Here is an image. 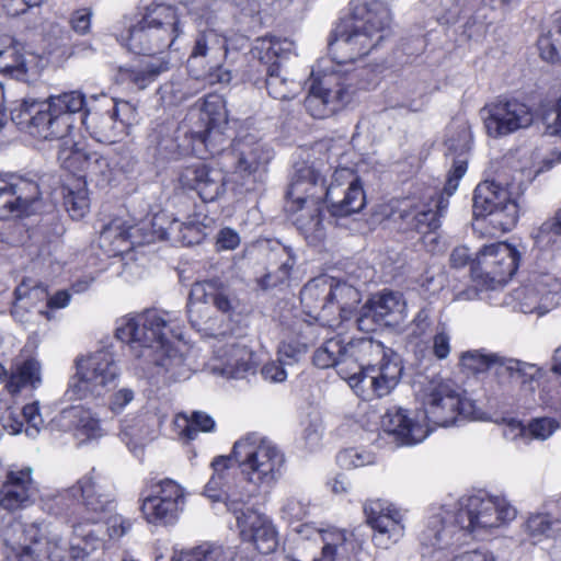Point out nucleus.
<instances>
[{"instance_id":"79ce46f5","label":"nucleus","mask_w":561,"mask_h":561,"mask_svg":"<svg viewBox=\"0 0 561 561\" xmlns=\"http://www.w3.org/2000/svg\"><path fill=\"white\" fill-rule=\"evenodd\" d=\"M42 383V365L34 357L16 360L10 370L5 387L12 394L21 391L22 388L36 389Z\"/></svg>"},{"instance_id":"f257e3e1","label":"nucleus","mask_w":561,"mask_h":561,"mask_svg":"<svg viewBox=\"0 0 561 561\" xmlns=\"http://www.w3.org/2000/svg\"><path fill=\"white\" fill-rule=\"evenodd\" d=\"M391 13L381 1L351 2L350 15L340 21L329 39V50L335 67L316 80L304 105L314 118L323 119L347 105L363 81L366 69L351 68L368 55L390 34Z\"/></svg>"},{"instance_id":"58836bf2","label":"nucleus","mask_w":561,"mask_h":561,"mask_svg":"<svg viewBox=\"0 0 561 561\" xmlns=\"http://www.w3.org/2000/svg\"><path fill=\"white\" fill-rule=\"evenodd\" d=\"M144 229L145 226H125L123 220L114 219L102 229L101 239L115 245L117 252H124L135 245L154 241L153 229L144 239L138 238L139 232Z\"/></svg>"},{"instance_id":"09e8293b","label":"nucleus","mask_w":561,"mask_h":561,"mask_svg":"<svg viewBox=\"0 0 561 561\" xmlns=\"http://www.w3.org/2000/svg\"><path fill=\"white\" fill-rule=\"evenodd\" d=\"M156 561H225L224 548L205 542L191 549L174 551L170 559L158 556Z\"/></svg>"},{"instance_id":"c9c22d12","label":"nucleus","mask_w":561,"mask_h":561,"mask_svg":"<svg viewBox=\"0 0 561 561\" xmlns=\"http://www.w3.org/2000/svg\"><path fill=\"white\" fill-rule=\"evenodd\" d=\"M118 104L104 113H88L82 115V125L92 138L102 144H113L122 135L124 125L117 122Z\"/></svg>"},{"instance_id":"c756f323","label":"nucleus","mask_w":561,"mask_h":561,"mask_svg":"<svg viewBox=\"0 0 561 561\" xmlns=\"http://www.w3.org/2000/svg\"><path fill=\"white\" fill-rule=\"evenodd\" d=\"M552 277L534 274L526 284L516 290L519 309L524 313L546 314L552 307V291L549 288Z\"/></svg>"},{"instance_id":"774afa93","label":"nucleus","mask_w":561,"mask_h":561,"mask_svg":"<svg viewBox=\"0 0 561 561\" xmlns=\"http://www.w3.org/2000/svg\"><path fill=\"white\" fill-rule=\"evenodd\" d=\"M107 525L108 536L111 538H121L130 529V522L124 519L121 515H108L102 519Z\"/></svg>"},{"instance_id":"37998d69","label":"nucleus","mask_w":561,"mask_h":561,"mask_svg":"<svg viewBox=\"0 0 561 561\" xmlns=\"http://www.w3.org/2000/svg\"><path fill=\"white\" fill-rule=\"evenodd\" d=\"M331 280V301L335 308L331 310V316L336 317L339 325L351 318L360 302V293L354 286L345 282Z\"/></svg>"},{"instance_id":"052dcab7","label":"nucleus","mask_w":561,"mask_h":561,"mask_svg":"<svg viewBox=\"0 0 561 561\" xmlns=\"http://www.w3.org/2000/svg\"><path fill=\"white\" fill-rule=\"evenodd\" d=\"M14 295L16 302L26 299L31 305L48 298L46 286L33 278H24L15 288Z\"/></svg>"},{"instance_id":"6e6552de","label":"nucleus","mask_w":561,"mask_h":561,"mask_svg":"<svg viewBox=\"0 0 561 561\" xmlns=\"http://www.w3.org/2000/svg\"><path fill=\"white\" fill-rule=\"evenodd\" d=\"M231 457L250 483L266 486L276 481L285 460L273 442L256 433H250L237 440Z\"/></svg>"},{"instance_id":"473e14b6","label":"nucleus","mask_w":561,"mask_h":561,"mask_svg":"<svg viewBox=\"0 0 561 561\" xmlns=\"http://www.w3.org/2000/svg\"><path fill=\"white\" fill-rule=\"evenodd\" d=\"M541 377L542 369L540 367L516 358L503 356L496 368V382L503 389H507L514 381H518L524 390L533 393Z\"/></svg>"},{"instance_id":"c03bdc74","label":"nucleus","mask_w":561,"mask_h":561,"mask_svg":"<svg viewBox=\"0 0 561 561\" xmlns=\"http://www.w3.org/2000/svg\"><path fill=\"white\" fill-rule=\"evenodd\" d=\"M265 85L268 94L276 100H291L300 91V83L280 73V65L273 61L266 66Z\"/></svg>"},{"instance_id":"c85d7f7f","label":"nucleus","mask_w":561,"mask_h":561,"mask_svg":"<svg viewBox=\"0 0 561 561\" xmlns=\"http://www.w3.org/2000/svg\"><path fill=\"white\" fill-rule=\"evenodd\" d=\"M471 131L466 123L459 124L446 140L449 154L454 156L453 168L448 173L444 191L451 196L458 188L459 181L467 171L466 154L471 149Z\"/></svg>"},{"instance_id":"338daca9","label":"nucleus","mask_w":561,"mask_h":561,"mask_svg":"<svg viewBox=\"0 0 561 561\" xmlns=\"http://www.w3.org/2000/svg\"><path fill=\"white\" fill-rule=\"evenodd\" d=\"M92 10L89 8H81L76 10L70 18L72 30L81 35L87 34L91 27Z\"/></svg>"},{"instance_id":"a18cd8bd","label":"nucleus","mask_w":561,"mask_h":561,"mask_svg":"<svg viewBox=\"0 0 561 561\" xmlns=\"http://www.w3.org/2000/svg\"><path fill=\"white\" fill-rule=\"evenodd\" d=\"M313 364L321 368L339 367V373H345L344 365L346 364L345 344L340 337H332L327 340L321 347H319L312 357Z\"/></svg>"},{"instance_id":"20e7f679","label":"nucleus","mask_w":561,"mask_h":561,"mask_svg":"<svg viewBox=\"0 0 561 561\" xmlns=\"http://www.w3.org/2000/svg\"><path fill=\"white\" fill-rule=\"evenodd\" d=\"M175 336L169 322L156 310L128 319L116 329V337L128 345L135 357H145L170 373L172 378L185 377V358L172 346Z\"/></svg>"},{"instance_id":"5fc2aeb1","label":"nucleus","mask_w":561,"mask_h":561,"mask_svg":"<svg viewBox=\"0 0 561 561\" xmlns=\"http://www.w3.org/2000/svg\"><path fill=\"white\" fill-rule=\"evenodd\" d=\"M538 48L542 59L549 62H561V19H558L547 36L538 39Z\"/></svg>"},{"instance_id":"69168bd1","label":"nucleus","mask_w":561,"mask_h":561,"mask_svg":"<svg viewBox=\"0 0 561 561\" xmlns=\"http://www.w3.org/2000/svg\"><path fill=\"white\" fill-rule=\"evenodd\" d=\"M558 427V424L554 420L549 417H541L531 421L528 425L527 433L537 439H547L552 435V433Z\"/></svg>"},{"instance_id":"f3484780","label":"nucleus","mask_w":561,"mask_h":561,"mask_svg":"<svg viewBox=\"0 0 561 561\" xmlns=\"http://www.w3.org/2000/svg\"><path fill=\"white\" fill-rule=\"evenodd\" d=\"M185 504L184 489L171 479L161 480L153 493L142 500L141 511L149 523L170 525L178 520Z\"/></svg>"},{"instance_id":"864d4df0","label":"nucleus","mask_w":561,"mask_h":561,"mask_svg":"<svg viewBox=\"0 0 561 561\" xmlns=\"http://www.w3.org/2000/svg\"><path fill=\"white\" fill-rule=\"evenodd\" d=\"M176 424L187 439H194L198 432H211L215 428L211 416L201 411H195L190 416L178 417Z\"/></svg>"},{"instance_id":"bf43d9fd","label":"nucleus","mask_w":561,"mask_h":561,"mask_svg":"<svg viewBox=\"0 0 561 561\" xmlns=\"http://www.w3.org/2000/svg\"><path fill=\"white\" fill-rule=\"evenodd\" d=\"M64 205L73 219L82 218L89 209L88 192L84 187L65 188Z\"/></svg>"},{"instance_id":"49530a36","label":"nucleus","mask_w":561,"mask_h":561,"mask_svg":"<svg viewBox=\"0 0 561 561\" xmlns=\"http://www.w3.org/2000/svg\"><path fill=\"white\" fill-rule=\"evenodd\" d=\"M254 49L259 53L261 61L268 66L273 59L280 64V60L293 51L294 43L287 38L266 35L256 39Z\"/></svg>"},{"instance_id":"3c124183","label":"nucleus","mask_w":561,"mask_h":561,"mask_svg":"<svg viewBox=\"0 0 561 561\" xmlns=\"http://www.w3.org/2000/svg\"><path fill=\"white\" fill-rule=\"evenodd\" d=\"M535 244L540 250L553 248L561 239V209L533 232Z\"/></svg>"},{"instance_id":"423d86ee","label":"nucleus","mask_w":561,"mask_h":561,"mask_svg":"<svg viewBox=\"0 0 561 561\" xmlns=\"http://www.w3.org/2000/svg\"><path fill=\"white\" fill-rule=\"evenodd\" d=\"M516 510L504 497L470 496L455 514V525L446 526L439 515L431 517L423 539L426 545L443 548L450 543L455 528L480 536L482 531L500 527L516 517Z\"/></svg>"},{"instance_id":"1a4fd4ad","label":"nucleus","mask_w":561,"mask_h":561,"mask_svg":"<svg viewBox=\"0 0 561 561\" xmlns=\"http://www.w3.org/2000/svg\"><path fill=\"white\" fill-rule=\"evenodd\" d=\"M472 214L473 229H482L485 224L493 229L492 233L511 231L519 217L518 204L511 192L494 181H483L477 185L472 197Z\"/></svg>"},{"instance_id":"13d9d810","label":"nucleus","mask_w":561,"mask_h":561,"mask_svg":"<svg viewBox=\"0 0 561 561\" xmlns=\"http://www.w3.org/2000/svg\"><path fill=\"white\" fill-rule=\"evenodd\" d=\"M322 538L323 547L321 557L313 561H334L336 557L342 556L346 546V537L344 531H324L319 533Z\"/></svg>"},{"instance_id":"7ed1b4c3","label":"nucleus","mask_w":561,"mask_h":561,"mask_svg":"<svg viewBox=\"0 0 561 561\" xmlns=\"http://www.w3.org/2000/svg\"><path fill=\"white\" fill-rule=\"evenodd\" d=\"M346 364L357 371L345 375L350 387L365 401L383 398L398 386L403 364L401 356L371 337L354 339L345 344Z\"/></svg>"},{"instance_id":"0eeeda50","label":"nucleus","mask_w":561,"mask_h":561,"mask_svg":"<svg viewBox=\"0 0 561 561\" xmlns=\"http://www.w3.org/2000/svg\"><path fill=\"white\" fill-rule=\"evenodd\" d=\"M179 35V19L174 7L152 2L125 38L128 49L138 55H154L172 46Z\"/></svg>"},{"instance_id":"9d476101","label":"nucleus","mask_w":561,"mask_h":561,"mask_svg":"<svg viewBox=\"0 0 561 561\" xmlns=\"http://www.w3.org/2000/svg\"><path fill=\"white\" fill-rule=\"evenodd\" d=\"M118 377L111 352L101 350L76 360V374L69 379L66 394L70 400L101 397Z\"/></svg>"},{"instance_id":"f704fd0d","label":"nucleus","mask_w":561,"mask_h":561,"mask_svg":"<svg viewBox=\"0 0 561 561\" xmlns=\"http://www.w3.org/2000/svg\"><path fill=\"white\" fill-rule=\"evenodd\" d=\"M50 103V110L54 121H59L64 124V127H58L55 130L57 138H64L70 131L73 126L72 116L77 113L82 115L88 114L85 96L80 91L64 92L58 95L48 96Z\"/></svg>"},{"instance_id":"cd10ccee","label":"nucleus","mask_w":561,"mask_h":561,"mask_svg":"<svg viewBox=\"0 0 561 561\" xmlns=\"http://www.w3.org/2000/svg\"><path fill=\"white\" fill-rule=\"evenodd\" d=\"M151 229H153L154 240H170L184 245L198 244L206 236V226L199 221L193 219L187 221L169 220L163 214L154 215L151 220Z\"/></svg>"},{"instance_id":"39448f33","label":"nucleus","mask_w":561,"mask_h":561,"mask_svg":"<svg viewBox=\"0 0 561 561\" xmlns=\"http://www.w3.org/2000/svg\"><path fill=\"white\" fill-rule=\"evenodd\" d=\"M305 194L328 203L333 216L358 213L366 204L360 180L350 168L336 169L330 185L325 186L323 176L313 165H296L287 197L301 202L306 199Z\"/></svg>"},{"instance_id":"8fccbe9b","label":"nucleus","mask_w":561,"mask_h":561,"mask_svg":"<svg viewBox=\"0 0 561 561\" xmlns=\"http://www.w3.org/2000/svg\"><path fill=\"white\" fill-rule=\"evenodd\" d=\"M64 417L71 419L76 428L88 438H96L102 435L100 420L82 407H71L62 411Z\"/></svg>"},{"instance_id":"680f3d73","label":"nucleus","mask_w":561,"mask_h":561,"mask_svg":"<svg viewBox=\"0 0 561 561\" xmlns=\"http://www.w3.org/2000/svg\"><path fill=\"white\" fill-rule=\"evenodd\" d=\"M336 461L341 468L353 469L374 462V455L366 450L348 448L337 454Z\"/></svg>"},{"instance_id":"dca6fc26","label":"nucleus","mask_w":561,"mask_h":561,"mask_svg":"<svg viewBox=\"0 0 561 561\" xmlns=\"http://www.w3.org/2000/svg\"><path fill=\"white\" fill-rule=\"evenodd\" d=\"M11 119L21 129L31 136L43 140L57 138L55 130L64 127L59 121H54L48 98L38 100L25 98L11 108Z\"/></svg>"},{"instance_id":"393cba45","label":"nucleus","mask_w":561,"mask_h":561,"mask_svg":"<svg viewBox=\"0 0 561 561\" xmlns=\"http://www.w3.org/2000/svg\"><path fill=\"white\" fill-rule=\"evenodd\" d=\"M300 302L305 312L323 325H339L336 317L331 316L335 304L331 301V280L324 277L309 280L300 290Z\"/></svg>"},{"instance_id":"b1692460","label":"nucleus","mask_w":561,"mask_h":561,"mask_svg":"<svg viewBox=\"0 0 561 561\" xmlns=\"http://www.w3.org/2000/svg\"><path fill=\"white\" fill-rule=\"evenodd\" d=\"M210 370L226 378H243L255 371L253 352L239 341L227 342L216 347Z\"/></svg>"},{"instance_id":"2f4dec72","label":"nucleus","mask_w":561,"mask_h":561,"mask_svg":"<svg viewBox=\"0 0 561 561\" xmlns=\"http://www.w3.org/2000/svg\"><path fill=\"white\" fill-rule=\"evenodd\" d=\"M541 377L542 369L540 367L516 358L503 356L496 368V382L503 389H507L514 381H518L524 390L533 393Z\"/></svg>"},{"instance_id":"a878e982","label":"nucleus","mask_w":561,"mask_h":561,"mask_svg":"<svg viewBox=\"0 0 561 561\" xmlns=\"http://www.w3.org/2000/svg\"><path fill=\"white\" fill-rule=\"evenodd\" d=\"M314 342V328L311 323L296 319L282 329L278 345L279 360L294 365L305 358Z\"/></svg>"},{"instance_id":"4d7b16f0","label":"nucleus","mask_w":561,"mask_h":561,"mask_svg":"<svg viewBox=\"0 0 561 561\" xmlns=\"http://www.w3.org/2000/svg\"><path fill=\"white\" fill-rule=\"evenodd\" d=\"M168 69V61L156 59L148 62L144 68L131 70L128 78L139 90H142Z\"/></svg>"},{"instance_id":"2eb2a0df","label":"nucleus","mask_w":561,"mask_h":561,"mask_svg":"<svg viewBox=\"0 0 561 561\" xmlns=\"http://www.w3.org/2000/svg\"><path fill=\"white\" fill-rule=\"evenodd\" d=\"M227 508L237 519V525L244 540L253 542L257 551L263 554L272 553L278 545L277 534L271 519L251 508L244 511L243 500L228 497Z\"/></svg>"},{"instance_id":"6ab92c4d","label":"nucleus","mask_w":561,"mask_h":561,"mask_svg":"<svg viewBox=\"0 0 561 561\" xmlns=\"http://www.w3.org/2000/svg\"><path fill=\"white\" fill-rule=\"evenodd\" d=\"M405 319V301L399 293L385 291L374 295L360 309L358 328L374 331V325L398 327Z\"/></svg>"},{"instance_id":"f03ea898","label":"nucleus","mask_w":561,"mask_h":561,"mask_svg":"<svg viewBox=\"0 0 561 561\" xmlns=\"http://www.w3.org/2000/svg\"><path fill=\"white\" fill-rule=\"evenodd\" d=\"M420 399L427 425L424 426L410 415L405 409L393 407L381 419L383 432L397 446H410L423 442L433 426L453 425L458 415L469 414L471 403L461 398L459 388L442 377L428 379L420 390Z\"/></svg>"},{"instance_id":"ddd939ff","label":"nucleus","mask_w":561,"mask_h":561,"mask_svg":"<svg viewBox=\"0 0 561 561\" xmlns=\"http://www.w3.org/2000/svg\"><path fill=\"white\" fill-rule=\"evenodd\" d=\"M233 173L242 180L241 185L254 190V184L262 180L273 158V149L252 136H245L232 142L230 148Z\"/></svg>"},{"instance_id":"bb28decb","label":"nucleus","mask_w":561,"mask_h":561,"mask_svg":"<svg viewBox=\"0 0 561 561\" xmlns=\"http://www.w3.org/2000/svg\"><path fill=\"white\" fill-rule=\"evenodd\" d=\"M32 468L25 467L18 471H10L0 490V506L9 512L30 506L36 495L37 489L32 479Z\"/></svg>"},{"instance_id":"6e6d98bb","label":"nucleus","mask_w":561,"mask_h":561,"mask_svg":"<svg viewBox=\"0 0 561 561\" xmlns=\"http://www.w3.org/2000/svg\"><path fill=\"white\" fill-rule=\"evenodd\" d=\"M283 253L286 255V259L279 264L277 270L266 273L259 279V285L263 290L275 288L288 282L296 260L286 248L283 249Z\"/></svg>"},{"instance_id":"603ef678","label":"nucleus","mask_w":561,"mask_h":561,"mask_svg":"<svg viewBox=\"0 0 561 561\" xmlns=\"http://www.w3.org/2000/svg\"><path fill=\"white\" fill-rule=\"evenodd\" d=\"M503 359V356L497 354H486L481 351H468L461 354V365L473 373H483L485 370H493V375L496 378V368Z\"/></svg>"},{"instance_id":"a19ab883","label":"nucleus","mask_w":561,"mask_h":561,"mask_svg":"<svg viewBox=\"0 0 561 561\" xmlns=\"http://www.w3.org/2000/svg\"><path fill=\"white\" fill-rule=\"evenodd\" d=\"M24 45L8 34H0V72L16 80L27 76Z\"/></svg>"},{"instance_id":"412c9836","label":"nucleus","mask_w":561,"mask_h":561,"mask_svg":"<svg viewBox=\"0 0 561 561\" xmlns=\"http://www.w3.org/2000/svg\"><path fill=\"white\" fill-rule=\"evenodd\" d=\"M39 197L38 185L24 179L0 178V219L30 216Z\"/></svg>"},{"instance_id":"e2e57ef3","label":"nucleus","mask_w":561,"mask_h":561,"mask_svg":"<svg viewBox=\"0 0 561 561\" xmlns=\"http://www.w3.org/2000/svg\"><path fill=\"white\" fill-rule=\"evenodd\" d=\"M22 419L26 423L25 433L30 437H35L41 430L44 421L39 414L38 402L28 403L22 409Z\"/></svg>"},{"instance_id":"a211bd4d","label":"nucleus","mask_w":561,"mask_h":561,"mask_svg":"<svg viewBox=\"0 0 561 561\" xmlns=\"http://www.w3.org/2000/svg\"><path fill=\"white\" fill-rule=\"evenodd\" d=\"M447 193L443 190L428 202L409 204L400 208L394 221L402 232L427 234L440 227V217L448 207Z\"/></svg>"},{"instance_id":"f8f14e48","label":"nucleus","mask_w":561,"mask_h":561,"mask_svg":"<svg viewBox=\"0 0 561 561\" xmlns=\"http://www.w3.org/2000/svg\"><path fill=\"white\" fill-rule=\"evenodd\" d=\"M78 496L81 497V503L87 511V522H101L115 507L113 494L107 492L93 477L84 476L73 486L47 502V511L54 515H69L70 504L66 501L72 499L73 502Z\"/></svg>"},{"instance_id":"e433bc0d","label":"nucleus","mask_w":561,"mask_h":561,"mask_svg":"<svg viewBox=\"0 0 561 561\" xmlns=\"http://www.w3.org/2000/svg\"><path fill=\"white\" fill-rule=\"evenodd\" d=\"M202 122L205 124H213V127L208 129V133L204 138H201V142L195 145L193 149L195 152L203 154L208 153L209 156L225 154L230 157L231 145L230 137L226 136V129L228 126L226 110L222 114H219L217 118H210L209 114H201Z\"/></svg>"},{"instance_id":"5701e85b","label":"nucleus","mask_w":561,"mask_h":561,"mask_svg":"<svg viewBox=\"0 0 561 561\" xmlns=\"http://www.w3.org/2000/svg\"><path fill=\"white\" fill-rule=\"evenodd\" d=\"M519 261L520 252L506 242L484 245L477 252V267L499 282L510 279L516 273Z\"/></svg>"},{"instance_id":"9b49d317","label":"nucleus","mask_w":561,"mask_h":561,"mask_svg":"<svg viewBox=\"0 0 561 561\" xmlns=\"http://www.w3.org/2000/svg\"><path fill=\"white\" fill-rule=\"evenodd\" d=\"M12 536L5 534L7 561H64L65 548L58 535L45 536L34 525L11 526Z\"/></svg>"},{"instance_id":"7c9ffc66","label":"nucleus","mask_w":561,"mask_h":561,"mask_svg":"<svg viewBox=\"0 0 561 561\" xmlns=\"http://www.w3.org/2000/svg\"><path fill=\"white\" fill-rule=\"evenodd\" d=\"M191 299L211 304L224 314L232 316L239 307V299L234 290L219 278L206 279L193 284Z\"/></svg>"},{"instance_id":"4468645a","label":"nucleus","mask_w":561,"mask_h":561,"mask_svg":"<svg viewBox=\"0 0 561 561\" xmlns=\"http://www.w3.org/2000/svg\"><path fill=\"white\" fill-rule=\"evenodd\" d=\"M489 136L497 138L531 125L530 108L517 99L499 98L480 111Z\"/></svg>"},{"instance_id":"de8ad7c7","label":"nucleus","mask_w":561,"mask_h":561,"mask_svg":"<svg viewBox=\"0 0 561 561\" xmlns=\"http://www.w3.org/2000/svg\"><path fill=\"white\" fill-rule=\"evenodd\" d=\"M225 111V106L221 102H209L206 101L204 105L199 108L192 110L188 114V119L191 122L190 135L193 142V149L195 145L201 142V138H204L208 133V129L213 127V124H205L202 122V113L209 114L210 118H217L219 114H222Z\"/></svg>"},{"instance_id":"4be33fe9","label":"nucleus","mask_w":561,"mask_h":561,"mask_svg":"<svg viewBox=\"0 0 561 561\" xmlns=\"http://www.w3.org/2000/svg\"><path fill=\"white\" fill-rule=\"evenodd\" d=\"M184 188L196 192L205 203L214 202L226 192V175L217 168L198 162L187 165L180 175Z\"/></svg>"},{"instance_id":"ea45409f","label":"nucleus","mask_w":561,"mask_h":561,"mask_svg":"<svg viewBox=\"0 0 561 561\" xmlns=\"http://www.w3.org/2000/svg\"><path fill=\"white\" fill-rule=\"evenodd\" d=\"M227 53L226 39L217 34L214 30L199 32L194 41L192 51L188 57V67L198 58L206 59L209 69L219 66L221 59L225 58Z\"/></svg>"},{"instance_id":"72a5a7b5","label":"nucleus","mask_w":561,"mask_h":561,"mask_svg":"<svg viewBox=\"0 0 561 561\" xmlns=\"http://www.w3.org/2000/svg\"><path fill=\"white\" fill-rule=\"evenodd\" d=\"M305 201L289 198L296 206L297 213L294 224L297 229L310 242L319 241L324 237L323 227V199H318L305 194Z\"/></svg>"},{"instance_id":"aec40b11","label":"nucleus","mask_w":561,"mask_h":561,"mask_svg":"<svg viewBox=\"0 0 561 561\" xmlns=\"http://www.w3.org/2000/svg\"><path fill=\"white\" fill-rule=\"evenodd\" d=\"M367 524L376 531L373 541L382 549H388L404 535L402 514L399 510L380 500L367 501L364 504Z\"/></svg>"},{"instance_id":"0e129e2a","label":"nucleus","mask_w":561,"mask_h":561,"mask_svg":"<svg viewBox=\"0 0 561 561\" xmlns=\"http://www.w3.org/2000/svg\"><path fill=\"white\" fill-rule=\"evenodd\" d=\"M551 525L548 515L536 514L527 519L525 529L531 538L536 539L539 536H548L551 530Z\"/></svg>"},{"instance_id":"4c0bfd02","label":"nucleus","mask_w":561,"mask_h":561,"mask_svg":"<svg viewBox=\"0 0 561 561\" xmlns=\"http://www.w3.org/2000/svg\"><path fill=\"white\" fill-rule=\"evenodd\" d=\"M66 137L67 136L60 138L62 141L57 154V159L64 169L73 173L84 169L94 173L96 172V169H100V172L104 173V169L108 168V162L105 158L100 157L96 153L87 156L77 148L76 144L71 139H67Z\"/></svg>"}]
</instances>
